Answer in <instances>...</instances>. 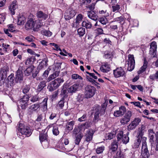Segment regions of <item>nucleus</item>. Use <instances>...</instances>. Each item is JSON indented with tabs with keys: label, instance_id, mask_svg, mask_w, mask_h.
Returning a JSON list of instances; mask_svg holds the SVG:
<instances>
[{
	"label": "nucleus",
	"instance_id": "58836bf2",
	"mask_svg": "<svg viewBox=\"0 0 158 158\" xmlns=\"http://www.w3.org/2000/svg\"><path fill=\"white\" fill-rule=\"evenodd\" d=\"M149 77L150 79L152 81L156 80L158 81V70L156 72L155 74L151 75Z\"/></svg>",
	"mask_w": 158,
	"mask_h": 158
},
{
	"label": "nucleus",
	"instance_id": "ddd939ff",
	"mask_svg": "<svg viewBox=\"0 0 158 158\" xmlns=\"http://www.w3.org/2000/svg\"><path fill=\"white\" fill-rule=\"evenodd\" d=\"M35 19L31 18L28 19L25 26V28L27 30L33 29Z\"/></svg>",
	"mask_w": 158,
	"mask_h": 158
},
{
	"label": "nucleus",
	"instance_id": "4d7b16f0",
	"mask_svg": "<svg viewBox=\"0 0 158 158\" xmlns=\"http://www.w3.org/2000/svg\"><path fill=\"white\" fill-rule=\"evenodd\" d=\"M99 13L100 14L104 15V16L105 17H108L109 15V14L108 12H107L106 10H100Z\"/></svg>",
	"mask_w": 158,
	"mask_h": 158
},
{
	"label": "nucleus",
	"instance_id": "052dcab7",
	"mask_svg": "<svg viewBox=\"0 0 158 158\" xmlns=\"http://www.w3.org/2000/svg\"><path fill=\"white\" fill-rule=\"evenodd\" d=\"M132 115L131 111L128 110L127 111L126 114L124 115L127 118L130 120H131V118Z\"/></svg>",
	"mask_w": 158,
	"mask_h": 158
},
{
	"label": "nucleus",
	"instance_id": "f3484780",
	"mask_svg": "<svg viewBox=\"0 0 158 158\" xmlns=\"http://www.w3.org/2000/svg\"><path fill=\"white\" fill-rule=\"evenodd\" d=\"M42 25V23L39 20H35L33 26V30L35 31H38L39 28L41 27Z\"/></svg>",
	"mask_w": 158,
	"mask_h": 158
},
{
	"label": "nucleus",
	"instance_id": "423d86ee",
	"mask_svg": "<svg viewBox=\"0 0 158 158\" xmlns=\"http://www.w3.org/2000/svg\"><path fill=\"white\" fill-rule=\"evenodd\" d=\"M141 119L139 118H134L131 123L127 126L129 130H131L135 128L140 123Z\"/></svg>",
	"mask_w": 158,
	"mask_h": 158
},
{
	"label": "nucleus",
	"instance_id": "a878e982",
	"mask_svg": "<svg viewBox=\"0 0 158 158\" xmlns=\"http://www.w3.org/2000/svg\"><path fill=\"white\" fill-rule=\"evenodd\" d=\"M110 68V65L107 63H106L101 66L100 69L101 71L105 73L109 71Z\"/></svg>",
	"mask_w": 158,
	"mask_h": 158
},
{
	"label": "nucleus",
	"instance_id": "bf43d9fd",
	"mask_svg": "<svg viewBox=\"0 0 158 158\" xmlns=\"http://www.w3.org/2000/svg\"><path fill=\"white\" fill-rule=\"evenodd\" d=\"M140 138L139 137V138L135 141L134 143V147L135 148H138L140 144Z\"/></svg>",
	"mask_w": 158,
	"mask_h": 158
},
{
	"label": "nucleus",
	"instance_id": "9b49d317",
	"mask_svg": "<svg viewBox=\"0 0 158 158\" xmlns=\"http://www.w3.org/2000/svg\"><path fill=\"white\" fill-rule=\"evenodd\" d=\"M157 48L156 43L153 41L151 43L150 50V53L151 55L155 56L156 53Z\"/></svg>",
	"mask_w": 158,
	"mask_h": 158
},
{
	"label": "nucleus",
	"instance_id": "2f4dec72",
	"mask_svg": "<svg viewBox=\"0 0 158 158\" xmlns=\"http://www.w3.org/2000/svg\"><path fill=\"white\" fill-rule=\"evenodd\" d=\"M50 44L51 45H52L53 46H54L55 48V50L58 51V50H59L60 52V54L61 55H62L64 56H66L67 55L64 54L63 52H62V50L61 49L59 48V46L58 45L54 43H51Z\"/></svg>",
	"mask_w": 158,
	"mask_h": 158
},
{
	"label": "nucleus",
	"instance_id": "37998d69",
	"mask_svg": "<svg viewBox=\"0 0 158 158\" xmlns=\"http://www.w3.org/2000/svg\"><path fill=\"white\" fill-rule=\"evenodd\" d=\"M112 11L114 12H118L120 8V5L116 4L115 5H112L111 6Z\"/></svg>",
	"mask_w": 158,
	"mask_h": 158
},
{
	"label": "nucleus",
	"instance_id": "69168bd1",
	"mask_svg": "<svg viewBox=\"0 0 158 158\" xmlns=\"http://www.w3.org/2000/svg\"><path fill=\"white\" fill-rule=\"evenodd\" d=\"M39 99L40 98L37 95H35L31 98V101L32 102H35L39 101Z\"/></svg>",
	"mask_w": 158,
	"mask_h": 158
},
{
	"label": "nucleus",
	"instance_id": "20e7f679",
	"mask_svg": "<svg viewBox=\"0 0 158 158\" xmlns=\"http://www.w3.org/2000/svg\"><path fill=\"white\" fill-rule=\"evenodd\" d=\"M95 88L93 86L87 85L85 89V95L86 98H90L95 94Z\"/></svg>",
	"mask_w": 158,
	"mask_h": 158
},
{
	"label": "nucleus",
	"instance_id": "7ed1b4c3",
	"mask_svg": "<svg viewBox=\"0 0 158 158\" xmlns=\"http://www.w3.org/2000/svg\"><path fill=\"white\" fill-rule=\"evenodd\" d=\"M39 137L40 140L43 147L45 148H47L48 146L49 142L47 132L44 131L40 133Z\"/></svg>",
	"mask_w": 158,
	"mask_h": 158
},
{
	"label": "nucleus",
	"instance_id": "f8f14e48",
	"mask_svg": "<svg viewBox=\"0 0 158 158\" xmlns=\"http://www.w3.org/2000/svg\"><path fill=\"white\" fill-rule=\"evenodd\" d=\"M83 16L81 14H79L76 18L75 21L73 23L72 27H73L77 28L78 27L79 23L82 20Z\"/></svg>",
	"mask_w": 158,
	"mask_h": 158
},
{
	"label": "nucleus",
	"instance_id": "79ce46f5",
	"mask_svg": "<svg viewBox=\"0 0 158 158\" xmlns=\"http://www.w3.org/2000/svg\"><path fill=\"white\" fill-rule=\"evenodd\" d=\"M46 86V82L44 81L40 82L38 86L37 89L38 91H41Z\"/></svg>",
	"mask_w": 158,
	"mask_h": 158
},
{
	"label": "nucleus",
	"instance_id": "f704fd0d",
	"mask_svg": "<svg viewBox=\"0 0 158 158\" xmlns=\"http://www.w3.org/2000/svg\"><path fill=\"white\" fill-rule=\"evenodd\" d=\"M100 114L98 108H97L95 109V112L94 113V123H96L98 122V118L99 114Z\"/></svg>",
	"mask_w": 158,
	"mask_h": 158
},
{
	"label": "nucleus",
	"instance_id": "39448f33",
	"mask_svg": "<svg viewBox=\"0 0 158 158\" xmlns=\"http://www.w3.org/2000/svg\"><path fill=\"white\" fill-rule=\"evenodd\" d=\"M128 60L127 61L128 64L127 70L130 71H132L135 68V61L134 56L133 55H129Z\"/></svg>",
	"mask_w": 158,
	"mask_h": 158
},
{
	"label": "nucleus",
	"instance_id": "72a5a7b5",
	"mask_svg": "<svg viewBox=\"0 0 158 158\" xmlns=\"http://www.w3.org/2000/svg\"><path fill=\"white\" fill-rule=\"evenodd\" d=\"M147 62L145 60L143 66L140 68L138 72L139 74L141 73L145 70L147 67Z\"/></svg>",
	"mask_w": 158,
	"mask_h": 158
},
{
	"label": "nucleus",
	"instance_id": "aec40b11",
	"mask_svg": "<svg viewBox=\"0 0 158 158\" xmlns=\"http://www.w3.org/2000/svg\"><path fill=\"white\" fill-rule=\"evenodd\" d=\"M80 86L79 84H75L69 88L68 89V91L69 93H73L80 89Z\"/></svg>",
	"mask_w": 158,
	"mask_h": 158
},
{
	"label": "nucleus",
	"instance_id": "680f3d73",
	"mask_svg": "<svg viewBox=\"0 0 158 158\" xmlns=\"http://www.w3.org/2000/svg\"><path fill=\"white\" fill-rule=\"evenodd\" d=\"M86 119V114H84L82 116L78 118V121L81 122L85 121Z\"/></svg>",
	"mask_w": 158,
	"mask_h": 158
},
{
	"label": "nucleus",
	"instance_id": "5701e85b",
	"mask_svg": "<svg viewBox=\"0 0 158 158\" xmlns=\"http://www.w3.org/2000/svg\"><path fill=\"white\" fill-rule=\"evenodd\" d=\"M37 17L42 19L45 20L48 17L47 15L41 11H38L36 14Z\"/></svg>",
	"mask_w": 158,
	"mask_h": 158
},
{
	"label": "nucleus",
	"instance_id": "c9c22d12",
	"mask_svg": "<svg viewBox=\"0 0 158 158\" xmlns=\"http://www.w3.org/2000/svg\"><path fill=\"white\" fill-rule=\"evenodd\" d=\"M118 147V142L116 140L114 141L111 144L110 149L112 150V151L114 152L117 150Z\"/></svg>",
	"mask_w": 158,
	"mask_h": 158
},
{
	"label": "nucleus",
	"instance_id": "412c9836",
	"mask_svg": "<svg viewBox=\"0 0 158 158\" xmlns=\"http://www.w3.org/2000/svg\"><path fill=\"white\" fill-rule=\"evenodd\" d=\"M48 127H49V128L51 127H53L52 131L53 135H57L59 134V131L58 130V127L57 125L56 124H50L49 125Z\"/></svg>",
	"mask_w": 158,
	"mask_h": 158
},
{
	"label": "nucleus",
	"instance_id": "1a4fd4ad",
	"mask_svg": "<svg viewBox=\"0 0 158 158\" xmlns=\"http://www.w3.org/2000/svg\"><path fill=\"white\" fill-rule=\"evenodd\" d=\"M125 73L124 71L121 67L117 68L116 69L114 70V74L116 77L123 76Z\"/></svg>",
	"mask_w": 158,
	"mask_h": 158
},
{
	"label": "nucleus",
	"instance_id": "0e129e2a",
	"mask_svg": "<svg viewBox=\"0 0 158 158\" xmlns=\"http://www.w3.org/2000/svg\"><path fill=\"white\" fill-rule=\"evenodd\" d=\"M84 99V97L83 94H79L77 97V100L79 102L82 101Z\"/></svg>",
	"mask_w": 158,
	"mask_h": 158
},
{
	"label": "nucleus",
	"instance_id": "473e14b6",
	"mask_svg": "<svg viewBox=\"0 0 158 158\" xmlns=\"http://www.w3.org/2000/svg\"><path fill=\"white\" fill-rule=\"evenodd\" d=\"M147 62L145 60L143 66L140 68L138 72L139 74L141 73L145 70L147 67Z\"/></svg>",
	"mask_w": 158,
	"mask_h": 158
},
{
	"label": "nucleus",
	"instance_id": "13d9d810",
	"mask_svg": "<svg viewBox=\"0 0 158 158\" xmlns=\"http://www.w3.org/2000/svg\"><path fill=\"white\" fill-rule=\"evenodd\" d=\"M72 78L73 79H82V77L77 74H73L72 76Z\"/></svg>",
	"mask_w": 158,
	"mask_h": 158
},
{
	"label": "nucleus",
	"instance_id": "6ab92c4d",
	"mask_svg": "<svg viewBox=\"0 0 158 158\" xmlns=\"http://www.w3.org/2000/svg\"><path fill=\"white\" fill-rule=\"evenodd\" d=\"M26 20V17L22 14H20L18 17L17 24L19 25L23 24Z\"/></svg>",
	"mask_w": 158,
	"mask_h": 158
},
{
	"label": "nucleus",
	"instance_id": "f03ea898",
	"mask_svg": "<svg viewBox=\"0 0 158 158\" xmlns=\"http://www.w3.org/2000/svg\"><path fill=\"white\" fill-rule=\"evenodd\" d=\"M18 131L22 135H24L28 137L31 134V130L27 126H25L22 123H19L18 126Z\"/></svg>",
	"mask_w": 158,
	"mask_h": 158
},
{
	"label": "nucleus",
	"instance_id": "a18cd8bd",
	"mask_svg": "<svg viewBox=\"0 0 158 158\" xmlns=\"http://www.w3.org/2000/svg\"><path fill=\"white\" fill-rule=\"evenodd\" d=\"M41 33L47 37H50L52 34V32L49 31L43 30L41 31Z\"/></svg>",
	"mask_w": 158,
	"mask_h": 158
},
{
	"label": "nucleus",
	"instance_id": "864d4df0",
	"mask_svg": "<svg viewBox=\"0 0 158 158\" xmlns=\"http://www.w3.org/2000/svg\"><path fill=\"white\" fill-rule=\"evenodd\" d=\"M129 138L126 135H124L123 138L122 140L123 142L125 144H127L129 141Z\"/></svg>",
	"mask_w": 158,
	"mask_h": 158
},
{
	"label": "nucleus",
	"instance_id": "6e6d98bb",
	"mask_svg": "<svg viewBox=\"0 0 158 158\" xmlns=\"http://www.w3.org/2000/svg\"><path fill=\"white\" fill-rule=\"evenodd\" d=\"M99 21L103 24H106L108 20L105 17H102L99 19Z\"/></svg>",
	"mask_w": 158,
	"mask_h": 158
},
{
	"label": "nucleus",
	"instance_id": "c03bdc74",
	"mask_svg": "<svg viewBox=\"0 0 158 158\" xmlns=\"http://www.w3.org/2000/svg\"><path fill=\"white\" fill-rule=\"evenodd\" d=\"M115 136V133L113 132L112 133H108L106 136V139H111Z\"/></svg>",
	"mask_w": 158,
	"mask_h": 158
},
{
	"label": "nucleus",
	"instance_id": "49530a36",
	"mask_svg": "<svg viewBox=\"0 0 158 158\" xmlns=\"http://www.w3.org/2000/svg\"><path fill=\"white\" fill-rule=\"evenodd\" d=\"M29 97L28 96L26 95H24L23 98H22L20 101V103L23 102L28 103L29 100Z\"/></svg>",
	"mask_w": 158,
	"mask_h": 158
},
{
	"label": "nucleus",
	"instance_id": "603ef678",
	"mask_svg": "<svg viewBox=\"0 0 158 158\" xmlns=\"http://www.w3.org/2000/svg\"><path fill=\"white\" fill-rule=\"evenodd\" d=\"M124 135H123V131H119L117 135V137L118 141H119L122 140L123 138Z\"/></svg>",
	"mask_w": 158,
	"mask_h": 158
},
{
	"label": "nucleus",
	"instance_id": "a211bd4d",
	"mask_svg": "<svg viewBox=\"0 0 158 158\" xmlns=\"http://www.w3.org/2000/svg\"><path fill=\"white\" fill-rule=\"evenodd\" d=\"M64 81L63 78H58L52 82L57 88Z\"/></svg>",
	"mask_w": 158,
	"mask_h": 158
},
{
	"label": "nucleus",
	"instance_id": "e433bc0d",
	"mask_svg": "<svg viewBox=\"0 0 158 158\" xmlns=\"http://www.w3.org/2000/svg\"><path fill=\"white\" fill-rule=\"evenodd\" d=\"M82 26L86 28H90L92 27V24L88 20L84 21L82 23Z\"/></svg>",
	"mask_w": 158,
	"mask_h": 158
},
{
	"label": "nucleus",
	"instance_id": "cd10ccee",
	"mask_svg": "<svg viewBox=\"0 0 158 158\" xmlns=\"http://www.w3.org/2000/svg\"><path fill=\"white\" fill-rule=\"evenodd\" d=\"M155 140L151 143L152 148L156 151H158V136L156 137Z\"/></svg>",
	"mask_w": 158,
	"mask_h": 158
},
{
	"label": "nucleus",
	"instance_id": "4be33fe9",
	"mask_svg": "<svg viewBox=\"0 0 158 158\" xmlns=\"http://www.w3.org/2000/svg\"><path fill=\"white\" fill-rule=\"evenodd\" d=\"M17 8V2L16 1H14L11 3L9 8V10L12 15L15 14V10Z\"/></svg>",
	"mask_w": 158,
	"mask_h": 158
},
{
	"label": "nucleus",
	"instance_id": "a19ab883",
	"mask_svg": "<svg viewBox=\"0 0 158 158\" xmlns=\"http://www.w3.org/2000/svg\"><path fill=\"white\" fill-rule=\"evenodd\" d=\"M33 70V67L31 66L27 68L24 71V74L26 76L29 75L32 71Z\"/></svg>",
	"mask_w": 158,
	"mask_h": 158
},
{
	"label": "nucleus",
	"instance_id": "7c9ffc66",
	"mask_svg": "<svg viewBox=\"0 0 158 158\" xmlns=\"http://www.w3.org/2000/svg\"><path fill=\"white\" fill-rule=\"evenodd\" d=\"M47 101L48 98H45L40 103V106L44 111L46 110L47 109Z\"/></svg>",
	"mask_w": 158,
	"mask_h": 158
},
{
	"label": "nucleus",
	"instance_id": "e2e57ef3",
	"mask_svg": "<svg viewBox=\"0 0 158 158\" xmlns=\"http://www.w3.org/2000/svg\"><path fill=\"white\" fill-rule=\"evenodd\" d=\"M64 98H62L59 102L58 105L61 108H62L64 106Z\"/></svg>",
	"mask_w": 158,
	"mask_h": 158
},
{
	"label": "nucleus",
	"instance_id": "c756f323",
	"mask_svg": "<svg viewBox=\"0 0 158 158\" xmlns=\"http://www.w3.org/2000/svg\"><path fill=\"white\" fill-rule=\"evenodd\" d=\"M47 61L43 60L39 64L38 67L39 70H41L46 68L47 66Z\"/></svg>",
	"mask_w": 158,
	"mask_h": 158
},
{
	"label": "nucleus",
	"instance_id": "8fccbe9b",
	"mask_svg": "<svg viewBox=\"0 0 158 158\" xmlns=\"http://www.w3.org/2000/svg\"><path fill=\"white\" fill-rule=\"evenodd\" d=\"M82 137V136L80 134H79L77 136L75 140V143L76 144H78L79 143Z\"/></svg>",
	"mask_w": 158,
	"mask_h": 158
},
{
	"label": "nucleus",
	"instance_id": "2eb2a0df",
	"mask_svg": "<svg viewBox=\"0 0 158 158\" xmlns=\"http://www.w3.org/2000/svg\"><path fill=\"white\" fill-rule=\"evenodd\" d=\"M92 123V121L90 120H88L85 123L81 124L79 126V127L81 129V130L84 131L87 128L91 126Z\"/></svg>",
	"mask_w": 158,
	"mask_h": 158
},
{
	"label": "nucleus",
	"instance_id": "9d476101",
	"mask_svg": "<svg viewBox=\"0 0 158 158\" xmlns=\"http://www.w3.org/2000/svg\"><path fill=\"white\" fill-rule=\"evenodd\" d=\"M94 133L93 130L90 129L86 131L85 136V140L88 142L92 140Z\"/></svg>",
	"mask_w": 158,
	"mask_h": 158
},
{
	"label": "nucleus",
	"instance_id": "c85d7f7f",
	"mask_svg": "<svg viewBox=\"0 0 158 158\" xmlns=\"http://www.w3.org/2000/svg\"><path fill=\"white\" fill-rule=\"evenodd\" d=\"M40 107V105L38 104H35L32 105L29 108V111L30 112L33 113V112L36 111Z\"/></svg>",
	"mask_w": 158,
	"mask_h": 158
},
{
	"label": "nucleus",
	"instance_id": "f257e3e1",
	"mask_svg": "<svg viewBox=\"0 0 158 158\" xmlns=\"http://www.w3.org/2000/svg\"><path fill=\"white\" fill-rule=\"evenodd\" d=\"M143 141L142 142L141 153L140 158H149L150 154L148 149L146 142L147 138L144 137L143 138Z\"/></svg>",
	"mask_w": 158,
	"mask_h": 158
},
{
	"label": "nucleus",
	"instance_id": "3c124183",
	"mask_svg": "<svg viewBox=\"0 0 158 158\" xmlns=\"http://www.w3.org/2000/svg\"><path fill=\"white\" fill-rule=\"evenodd\" d=\"M48 88L50 91H52L57 88L56 87H55V85L54 84L52 83V82H51L50 85L48 86Z\"/></svg>",
	"mask_w": 158,
	"mask_h": 158
},
{
	"label": "nucleus",
	"instance_id": "4c0bfd02",
	"mask_svg": "<svg viewBox=\"0 0 158 158\" xmlns=\"http://www.w3.org/2000/svg\"><path fill=\"white\" fill-rule=\"evenodd\" d=\"M74 123V121H72L67 123L66 125V128L69 130H71L73 128V126Z\"/></svg>",
	"mask_w": 158,
	"mask_h": 158
},
{
	"label": "nucleus",
	"instance_id": "09e8293b",
	"mask_svg": "<svg viewBox=\"0 0 158 158\" xmlns=\"http://www.w3.org/2000/svg\"><path fill=\"white\" fill-rule=\"evenodd\" d=\"M130 120L129 119L124 116L121 119L120 123L121 124L124 125L127 123L128 122H129Z\"/></svg>",
	"mask_w": 158,
	"mask_h": 158
},
{
	"label": "nucleus",
	"instance_id": "4468645a",
	"mask_svg": "<svg viewBox=\"0 0 158 158\" xmlns=\"http://www.w3.org/2000/svg\"><path fill=\"white\" fill-rule=\"evenodd\" d=\"M149 137V141L151 143L154 140H155V139L156 137L158 136V135H157L153 131V130L150 129L148 130Z\"/></svg>",
	"mask_w": 158,
	"mask_h": 158
},
{
	"label": "nucleus",
	"instance_id": "5fc2aeb1",
	"mask_svg": "<svg viewBox=\"0 0 158 158\" xmlns=\"http://www.w3.org/2000/svg\"><path fill=\"white\" fill-rule=\"evenodd\" d=\"M6 19V16L4 13L0 14V24L3 23Z\"/></svg>",
	"mask_w": 158,
	"mask_h": 158
},
{
	"label": "nucleus",
	"instance_id": "338daca9",
	"mask_svg": "<svg viewBox=\"0 0 158 158\" xmlns=\"http://www.w3.org/2000/svg\"><path fill=\"white\" fill-rule=\"evenodd\" d=\"M20 103L21 107L23 109H25L28 105V103L23 102H22L21 103Z\"/></svg>",
	"mask_w": 158,
	"mask_h": 158
},
{
	"label": "nucleus",
	"instance_id": "de8ad7c7",
	"mask_svg": "<svg viewBox=\"0 0 158 158\" xmlns=\"http://www.w3.org/2000/svg\"><path fill=\"white\" fill-rule=\"evenodd\" d=\"M105 147L103 146L101 147H98L96 149V152L97 154H100L103 152L104 150Z\"/></svg>",
	"mask_w": 158,
	"mask_h": 158
},
{
	"label": "nucleus",
	"instance_id": "393cba45",
	"mask_svg": "<svg viewBox=\"0 0 158 158\" xmlns=\"http://www.w3.org/2000/svg\"><path fill=\"white\" fill-rule=\"evenodd\" d=\"M145 129V126L143 125H142L139 128L138 132L137 133L138 137H141L142 138V141L143 140V137H142V136L143 135Z\"/></svg>",
	"mask_w": 158,
	"mask_h": 158
},
{
	"label": "nucleus",
	"instance_id": "6e6552de",
	"mask_svg": "<svg viewBox=\"0 0 158 158\" xmlns=\"http://www.w3.org/2000/svg\"><path fill=\"white\" fill-rule=\"evenodd\" d=\"M75 15V11L71 8H69L64 13V18L66 20H69L73 17Z\"/></svg>",
	"mask_w": 158,
	"mask_h": 158
},
{
	"label": "nucleus",
	"instance_id": "dca6fc26",
	"mask_svg": "<svg viewBox=\"0 0 158 158\" xmlns=\"http://www.w3.org/2000/svg\"><path fill=\"white\" fill-rule=\"evenodd\" d=\"M23 79V74L22 72L19 69L16 72L15 81L17 82H20Z\"/></svg>",
	"mask_w": 158,
	"mask_h": 158
},
{
	"label": "nucleus",
	"instance_id": "bb28decb",
	"mask_svg": "<svg viewBox=\"0 0 158 158\" xmlns=\"http://www.w3.org/2000/svg\"><path fill=\"white\" fill-rule=\"evenodd\" d=\"M88 17L90 19L96 21L98 19V16L94 12L91 11L88 12Z\"/></svg>",
	"mask_w": 158,
	"mask_h": 158
},
{
	"label": "nucleus",
	"instance_id": "774afa93",
	"mask_svg": "<svg viewBox=\"0 0 158 158\" xmlns=\"http://www.w3.org/2000/svg\"><path fill=\"white\" fill-rule=\"evenodd\" d=\"M44 117V114H39L38 115L37 117L36 121L37 122H40L42 120Z\"/></svg>",
	"mask_w": 158,
	"mask_h": 158
},
{
	"label": "nucleus",
	"instance_id": "0eeeda50",
	"mask_svg": "<svg viewBox=\"0 0 158 158\" xmlns=\"http://www.w3.org/2000/svg\"><path fill=\"white\" fill-rule=\"evenodd\" d=\"M126 111V108L124 106H122L119 108V110L114 111V115L118 117L123 116Z\"/></svg>",
	"mask_w": 158,
	"mask_h": 158
},
{
	"label": "nucleus",
	"instance_id": "b1692460",
	"mask_svg": "<svg viewBox=\"0 0 158 158\" xmlns=\"http://www.w3.org/2000/svg\"><path fill=\"white\" fill-rule=\"evenodd\" d=\"M8 68L7 66H5L2 68L0 71V75L3 78H5L6 77L7 73L8 72Z\"/></svg>",
	"mask_w": 158,
	"mask_h": 158
},
{
	"label": "nucleus",
	"instance_id": "ea45409f",
	"mask_svg": "<svg viewBox=\"0 0 158 158\" xmlns=\"http://www.w3.org/2000/svg\"><path fill=\"white\" fill-rule=\"evenodd\" d=\"M78 35L80 36H82L85 33V29L83 27H80L77 30Z\"/></svg>",
	"mask_w": 158,
	"mask_h": 158
}]
</instances>
